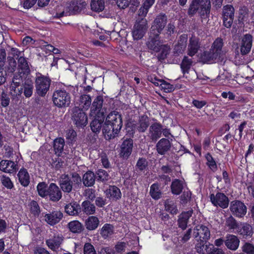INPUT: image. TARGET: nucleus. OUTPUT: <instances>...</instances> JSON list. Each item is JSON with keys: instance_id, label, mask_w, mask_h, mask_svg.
I'll return each instance as SVG.
<instances>
[{"instance_id": "f257e3e1", "label": "nucleus", "mask_w": 254, "mask_h": 254, "mask_svg": "<svg viewBox=\"0 0 254 254\" xmlns=\"http://www.w3.org/2000/svg\"><path fill=\"white\" fill-rule=\"evenodd\" d=\"M33 89L32 80H27L23 82L21 75L19 78L16 75L13 76L10 86V94L13 100L18 101L22 93L26 98H30L33 95Z\"/></svg>"}, {"instance_id": "f03ea898", "label": "nucleus", "mask_w": 254, "mask_h": 254, "mask_svg": "<svg viewBox=\"0 0 254 254\" xmlns=\"http://www.w3.org/2000/svg\"><path fill=\"white\" fill-rule=\"evenodd\" d=\"M123 127L122 115L117 111L110 113L104 122L102 132L104 135H107L108 139L114 138L119 133Z\"/></svg>"}, {"instance_id": "7ed1b4c3", "label": "nucleus", "mask_w": 254, "mask_h": 254, "mask_svg": "<svg viewBox=\"0 0 254 254\" xmlns=\"http://www.w3.org/2000/svg\"><path fill=\"white\" fill-rule=\"evenodd\" d=\"M210 0H191L187 13L191 17L198 13L201 18L206 19L210 16Z\"/></svg>"}, {"instance_id": "20e7f679", "label": "nucleus", "mask_w": 254, "mask_h": 254, "mask_svg": "<svg viewBox=\"0 0 254 254\" xmlns=\"http://www.w3.org/2000/svg\"><path fill=\"white\" fill-rule=\"evenodd\" d=\"M52 80L50 76L36 72L34 77L35 93L41 97H45L50 90Z\"/></svg>"}, {"instance_id": "39448f33", "label": "nucleus", "mask_w": 254, "mask_h": 254, "mask_svg": "<svg viewBox=\"0 0 254 254\" xmlns=\"http://www.w3.org/2000/svg\"><path fill=\"white\" fill-rule=\"evenodd\" d=\"M81 183L79 175L76 173H72L71 177L68 174H62L60 178L59 185L61 189L66 193L70 192L73 187H78Z\"/></svg>"}, {"instance_id": "423d86ee", "label": "nucleus", "mask_w": 254, "mask_h": 254, "mask_svg": "<svg viewBox=\"0 0 254 254\" xmlns=\"http://www.w3.org/2000/svg\"><path fill=\"white\" fill-rule=\"evenodd\" d=\"M70 99V93L64 89L56 90L53 95V102L58 107L68 106Z\"/></svg>"}, {"instance_id": "0eeeda50", "label": "nucleus", "mask_w": 254, "mask_h": 254, "mask_svg": "<svg viewBox=\"0 0 254 254\" xmlns=\"http://www.w3.org/2000/svg\"><path fill=\"white\" fill-rule=\"evenodd\" d=\"M167 22V16L164 13H160L155 18L152 22L151 29V35L159 36L162 33Z\"/></svg>"}, {"instance_id": "6e6552de", "label": "nucleus", "mask_w": 254, "mask_h": 254, "mask_svg": "<svg viewBox=\"0 0 254 254\" xmlns=\"http://www.w3.org/2000/svg\"><path fill=\"white\" fill-rule=\"evenodd\" d=\"M194 235L195 238L199 237L198 243L196 245V248H199L201 245H206L210 239V233L208 228L203 225H198L194 229Z\"/></svg>"}, {"instance_id": "1a4fd4ad", "label": "nucleus", "mask_w": 254, "mask_h": 254, "mask_svg": "<svg viewBox=\"0 0 254 254\" xmlns=\"http://www.w3.org/2000/svg\"><path fill=\"white\" fill-rule=\"evenodd\" d=\"M235 8L232 5L226 4L223 7L222 20L223 25L225 27H231L235 18Z\"/></svg>"}, {"instance_id": "9d476101", "label": "nucleus", "mask_w": 254, "mask_h": 254, "mask_svg": "<svg viewBox=\"0 0 254 254\" xmlns=\"http://www.w3.org/2000/svg\"><path fill=\"white\" fill-rule=\"evenodd\" d=\"M209 197L210 202L214 206L225 209L229 206L230 201L229 198L223 192L217 191L215 194L210 193Z\"/></svg>"}, {"instance_id": "9b49d317", "label": "nucleus", "mask_w": 254, "mask_h": 254, "mask_svg": "<svg viewBox=\"0 0 254 254\" xmlns=\"http://www.w3.org/2000/svg\"><path fill=\"white\" fill-rule=\"evenodd\" d=\"M71 119L78 128H83L88 123L87 115L83 110L76 107L73 109Z\"/></svg>"}, {"instance_id": "f8f14e48", "label": "nucleus", "mask_w": 254, "mask_h": 254, "mask_svg": "<svg viewBox=\"0 0 254 254\" xmlns=\"http://www.w3.org/2000/svg\"><path fill=\"white\" fill-rule=\"evenodd\" d=\"M229 209L233 215L238 218L244 217L247 212V207L245 203L240 200L232 201Z\"/></svg>"}, {"instance_id": "ddd939ff", "label": "nucleus", "mask_w": 254, "mask_h": 254, "mask_svg": "<svg viewBox=\"0 0 254 254\" xmlns=\"http://www.w3.org/2000/svg\"><path fill=\"white\" fill-rule=\"evenodd\" d=\"M162 125L158 122L152 123L149 127L147 137L150 142H156L162 135Z\"/></svg>"}, {"instance_id": "4468645a", "label": "nucleus", "mask_w": 254, "mask_h": 254, "mask_svg": "<svg viewBox=\"0 0 254 254\" xmlns=\"http://www.w3.org/2000/svg\"><path fill=\"white\" fill-rule=\"evenodd\" d=\"M141 18L136 25L134 26L132 31V37L134 40L141 39L144 35L147 29V20L144 18Z\"/></svg>"}, {"instance_id": "2eb2a0df", "label": "nucleus", "mask_w": 254, "mask_h": 254, "mask_svg": "<svg viewBox=\"0 0 254 254\" xmlns=\"http://www.w3.org/2000/svg\"><path fill=\"white\" fill-rule=\"evenodd\" d=\"M47 196L50 200L56 202L59 201L62 197V192L60 188L55 183H52L47 188Z\"/></svg>"}, {"instance_id": "dca6fc26", "label": "nucleus", "mask_w": 254, "mask_h": 254, "mask_svg": "<svg viewBox=\"0 0 254 254\" xmlns=\"http://www.w3.org/2000/svg\"><path fill=\"white\" fill-rule=\"evenodd\" d=\"M105 116L103 112H98L95 114L94 119L90 123V128L92 132L98 133L100 132L103 123L105 122Z\"/></svg>"}, {"instance_id": "f3484780", "label": "nucleus", "mask_w": 254, "mask_h": 254, "mask_svg": "<svg viewBox=\"0 0 254 254\" xmlns=\"http://www.w3.org/2000/svg\"><path fill=\"white\" fill-rule=\"evenodd\" d=\"M201 47V43L199 38L192 36L190 38L188 45L187 54L192 57L196 55Z\"/></svg>"}, {"instance_id": "a211bd4d", "label": "nucleus", "mask_w": 254, "mask_h": 254, "mask_svg": "<svg viewBox=\"0 0 254 254\" xmlns=\"http://www.w3.org/2000/svg\"><path fill=\"white\" fill-rule=\"evenodd\" d=\"M133 140L129 138L123 141L121 147L120 155L124 159H127L131 154L133 148Z\"/></svg>"}, {"instance_id": "6ab92c4d", "label": "nucleus", "mask_w": 254, "mask_h": 254, "mask_svg": "<svg viewBox=\"0 0 254 254\" xmlns=\"http://www.w3.org/2000/svg\"><path fill=\"white\" fill-rule=\"evenodd\" d=\"M253 40V37L250 34H246L243 36L240 46L242 55H245L250 53L252 47Z\"/></svg>"}, {"instance_id": "aec40b11", "label": "nucleus", "mask_w": 254, "mask_h": 254, "mask_svg": "<svg viewBox=\"0 0 254 254\" xmlns=\"http://www.w3.org/2000/svg\"><path fill=\"white\" fill-rule=\"evenodd\" d=\"M45 221L51 226H54L60 222L63 217V214L61 211H53L47 213L45 216Z\"/></svg>"}, {"instance_id": "412c9836", "label": "nucleus", "mask_w": 254, "mask_h": 254, "mask_svg": "<svg viewBox=\"0 0 254 254\" xmlns=\"http://www.w3.org/2000/svg\"><path fill=\"white\" fill-rule=\"evenodd\" d=\"M238 234L244 239H249L253 236V230L251 225L248 223H241L238 229Z\"/></svg>"}, {"instance_id": "4be33fe9", "label": "nucleus", "mask_w": 254, "mask_h": 254, "mask_svg": "<svg viewBox=\"0 0 254 254\" xmlns=\"http://www.w3.org/2000/svg\"><path fill=\"white\" fill-rule=\"evenodd\" d=\"M106 196L112 201H117L122 197V193L119 188L116 186L110 185L104 191Z\"/></svg>"}, {"instance_id": "5701e85b", "label": "nucleus", "mask_w": 254, "mask_h": 254, "mask_svg": "<svg viewBox=\"0 0 254 254\" xmlns=\"http://www.w3.org/2000/svg\"><path fill=\"white\" fill-rule=\"evenodd\" d=\"M188 41V35L183 34L181 35L178 41V43L175 46L174 54L175 56H178L182 54L187 47Z\"/></svg>"}, {"instance_id": "b1692460", "label": "nucleus", "mask_w": 254, "mask_h": 254, "mask_svg": "<svg viewBox=\"0 0 254 254\" xmlns=\"http://www.w3.org/2000/svg\"><path fill=\"white\" fill-rule=\"evenodd\" d=\"M197 251L202 254H224L222 249L216 248L212 244L201 245V247L197 248Z\"/></svg>"}, {"instance_id": "393cba45", "label": "nucleus", "mask_w": 254, "mask_h": 254, "mask_svg": "<svg viewBox=\"0 0 254 254\" xmlns=\"http://www.w3.org/2000/svg\"><path fill=\"white\" fill-rule=\"evenodd\" d=\"M240 240L238 237L232 235L227 234L225 238V245L229 250L236 251L239 247Z\"/></svg>"}, {"instance_id": "a878e982", "label": "nucleus", "mask_w": 254, "mask_h": 254, "mask_svg": "<svg viewBox=\"0 0 254 254\" xmlns=\"http://www.w3.org/2000/svg\"><path fill=\"white\" fill-rule=\"evenodd\" d=\"M17 176L21 186L25 188L29 186L30 183V177L26 169L24 167L21 168L18 171Z\"/></svg>"}, {"instance_id": "bb28decb", "label": "nucleus", "mask_w": 254, "mask_h": 254, "mask_svg": "<svg viewBox=\"0 0 254 254\" xmlns=\"http://www.w3.org/2000/svg\"><path fill=\"white\" fill-rule=\"evenodd\" d=\"M17 164L13 161L2 160L0 162V170L6 173H12L17 170Z\"/></svg>"}, {"instance_id": "cd10ccee", "label": "nucleus", "mask_w": 254, "mask_h": 254, "mask_svg": "<svg viewBox=\"0 0 254 254\" xmlns=\"http://www.w3.org/2000/svg\"><path fill=\"white\" fill-rule=\"evenodd\" d=\"M193 213L192 209L182 212L179 216L178 225L179 228L183 230L186 229L189 219L191 217Z\"/></svg>"}, {"instance_id": "c85d7f7f", "label": "nucleus", "mask_w": 254, "mask_h": 254, "mask_svg": "<svg viewBox=\"0 0 254 254\" xmlns=\"http://www.w3.org/2000/svg\"><path fill=\"white\" fill-rule=\"evenodd\" d=\"M171 146V143L168 139L161 138L156 145L157 153L161 155H165L170 149Z\"/></svg>"}, {"instance_id": "c756f323", "label": "nucleus", "mask_w": 254, "mask_h": 254, "mask_svg": "<svg viewBox=\"0 0 254 254\" xmlns=\"http://www.w3.org/2000/svg\"><path fill=\"white\" fill-rule=\"evenodd\" d=\"M219 58L210 49L209 51H205L201 54L200 59L204 64H211L215 63Z\"/></svg>"}, {"instance_id": "7c9ffc66", "label": "nucleus", "mask_w": 254, "mask_h": 254, "mask_svg": "<svg viewBox=\"0 0 254 254\" xmlns=\"http://www.w3.org/2000/svg\"><path fill=\"white\" fill-rule=\"evenodd\" d=\"M155 1L156 0H143L138 11V16L140 17L145 18L149 9L154 4Z\"/></svg>"}, {"instance_id": "2f4dec72", "label": "nucleus", "mask_w": 254, "mask_h": 254, "mask_svg": "<svg viewBox=\"0 0 254 254\" xmlns=\"http://www.w3.org/2000/svg\"><path fill=\"white\" fill-rule=\"evenodd\" d=\"M249 9L246 6H240L238 12L236 13L238 24L242 25L247 22L249 19Z\"/></svg>"}, {"instance_id": "473e14b6", "label": "nucleus", "mask_w": 254, "mask_h": 254, "mask_svg": "<svg viewBox=\"0 0 254 254\" xmlns=\"http://www.w3.org/2000/svg\"><path fill=\"white\" fill-rule=\"evenodd\" d=\"M150 119L146 115L143 114L139 117L137 126V130L140 133L145 132L150 125Z\"/></svg>"}, {"instance_id": "72a5a7b5", "label": "nucleus", "mask_w": 254, "mask_h": 254, "mask_svg": "<svg viewBox=\"0 0 254 254\" xmlns=\"http://www.w3.org/2000/svg\"><path fill=\"white\" fill-rule=\"evenodd\" d=\"M18 70L20 73L18 76H20L21 74L23 75H27L30 73V68L26 59L23 57H20L18 59ZM18 76V75H17Z\"/></svg>"}, {"instance_id": "f704fd0d", "label": "nucleus", "mask_w": 254, "mask_h": 254, "mask_svg": "<svg viewBox=\"0 0 254 254\" xmlns=\"http://www.w3.org/2000/svg\"><path fill=\"white\" fill-rule=\"evenodd\" d=\"M159 39V36H153V37L150 36L146 43L148 48L154 52H159V48L162 45Z\"/></svg>"}, {"instance_id": "c9c22d12", "label": "nucleus", "mask_w": 254, "mask_h": 254, "mask_svg": "<svg viewBox=\"0 0 254 254\" xmlns=\"http://www.w3.org/2000/svg\"><path fill=\"white\" fill-rule=\"evenodd\" d=\"M86 229L88 231L95 230L99 226V218L95 216H89L84 222Z\"/></svg>"}, {"instance_id": "e433bc0d", "label": "nucleus", "mask_w": 254, "mask_h": 254, "mask_svg": "<svg viewBox=\"0 0 254 254\" xmlns=\"http://www.w3.org/2000/svg\"><path fill=\"white\" fill-rule=\"evenodd\" d=\"M81 212L89 216L93 215L96 212V207L89 200H84L82 202L80 206Z\"/></svg>"}, {"instance_id": "4c0bfd02", "label": "nucleus", "mask_w": 254, "mask_h": 254, "mask_svg": "<svg viewBox=\"0 0 254 254\" xmlns=\"http://www.w3.org/2000/svg\"><path fill=\"white\" fill-rule=\"evenodd\" d=\"M65 212L70 216L78 215L80 212V206L76 202L66 204L64 207Z\"/></svg>"}, {"instance_id": "58836bf2", "label": "nucleus", "mask_w": 254, "mask_h": 254, "mask_svg": "<svg viewBox=\"0 0 254 254\" xmlns=\"http://www.w3.org/2000/svg\"><path fill=\"white\" fill-rule=\"evenodd\" d=\"M65 141L64 138L59 137L56 138L53 141V149L55 154L61 156L64 151Z\"/></svg>"}, {"instance_id": "ea45409f", "label": "nucleus", "mask_w": 254, "mask_h": 254, "mask_svg": "<svg viewBox=\"0 0 254 254\" xmlns=\"http://www.w3.org/2000/svg\"><path fill=\"white\" fill-rule=\"evenodd\" d=\"M67 228L69 231L73 234H80L84 230L82 223L78 220H73L68 223Z\"/></svg>"}, {"instance_id": "a19ab883", "label": "nucleus", "mask_w": 254, "mask_h": 254, "mask_svg": "<svg viewBox=\"0 0 254 254\" xmlns=\"http://www.w3.org/2000/svg\"><path fill=\"white\" fill-rule=\"evenodd\" d=\"M135 170L138 173H144L148 170V162L144 157H139L135 166Z\"/></svg>"}, {"instance_id": "79ce46f5", "label": "nucleus", "mask_w": 254, "mask_h": 254, "mask_svg": "<svg viewBox=\"0 0 254 254\" xmlns=\"http://www.w3.org/2000/svg\"><path fill=\"white\" fill-rule=\"evenodd\" d=\"M114 233V227L110 223H105L101 229L100 234L102 237L106 239L111 237Z\"/></svg>"}, {"instance_id": "37998d69", "label": "nucleus", "mask_w": 254, "mask_h": 254, "mask_svg": "<svg viewBox=\"0 0 254 254\" xmlns=\"http://www.w3.org/2000/svg\"><path fill=\"white\" fill-rule=\"evenodd\" d=\"M224 46L223 40L220 38H217L213 42L210 49L214 52L218 57H220L222 52V48Z\"/></svg>"}, {"instance_id": "c03bdc74", "label": "nucleus", "mask_w": 254, "mask_h": 254, "mask_svg": "<svg viewBox=\"0 0 254 254\" xmlns=\"http://www.w3.org/2000/svg\"><path fill=\"white\" fill-rule=\"evenodd\" d=\"M192 60L189 59L187 56H185L180 64V67L182 73L185 75L188 74L192 64Z\"/></svg>"}, {"instance_id": "a18cd8bd", "label": "nucleus", "mask_w": 254, "mask_h": 254, "mask_svg": "<svg viewBox=\"0 0 254 254\" xmlns=\"http://www.w3.org/2000/svg\"><path fill=\"white\" fill-rule=\"evenodd\" d=\"M184 189L183 183L179 179H176L173 181L171 185V192L173 194H180Z\"/></svg>"}, {"instance_id": "49530a36", "label": "nucleus", "mask_w": 254, "mask_h": 254, "mask_svg": "<svg viewBox=\"0 0 254 254\" xmlns=\"http://www.w3.org/2000/svg\"><path fill=\"white\" fill-rule=\"evenodd\" d=\"M63 239L60 237H54L53 238L48 239L46 241V245L52 251H56L60 247Z\"/></svg>"}, {"instance_id": "de8ad7c7", "label": "nucleus", "mask_w": 254, "mask_h": 254, "mask_svg": "<svg viewBox=\"0 0 254 254\" xmlns=\"http://www.w3.org/2000/svg\"><path fill=\"white\" fill-rule=\"evenodd\" d=\"M95 179V174L91 171H88L83 175L82 181L86 187H91L94 184Z\"/></svg>"}, {"instance_id": "09e8293b", "label": "nucleus", "mask_w": 254, "mask_h": 254, "mask_svg": "<svg viewBox=\"0 0 254 254\" xmlns=\"http://www.w3.org/2000/svg\"><path fill=\"white\" fill-rule=\"evenodd\" d=\"M103 98L101 96H98L94 99L91 107V112L93 114H97L98 112H101L100 109L102 108L103 104Z\"/></svg>"}, {"instance_id": "8fccbe9b", "label": "nucleus", "mask_w": 254, "mask_h": 254, "mask_svg": "<svg viewBox=\"0 0 254 254\" xmlns=\"http://www.w3.org/2000/svg\"><path fill=\"white\" fill-rule=\"evenodd\" d=\"M91 9L92 11L100 12L105 8L104 0H91L90 2Z\"/></svg>"}, {"instance_id": "3c124183", "label": "nucleus", "mask_w": 254, "mask_h": 254, "mask_svg": "<svg viewBox=\"0 0 254 254\" xmlns=\"http://www.w3.org/2000/svg\"><path fill=\"white\" fill-rule=\"evenodd\" d=\"M205 158L206 160V164L209 169L213 172H215L217 170V165L216 162L212 157L210 153L207 152L205 155Z\"/></svg>"}, {"instance_id": "603ef678", "label": "nucleus", "mask_w": 254, "mask_h": 254, "mask_svg": "<svg viewBox=\"0 0 254 254\" xmlns=\"http://www.w3.org/2000/svg\"><path fill=\"white\" fill-rule=\"evenodd\" d=\"M72 2L67 3L66 6L64 7V10L60 12H56L55 17L56 18H60L64 16H68L74 15V11L72 10Z\"/></svg>"}, {"instance_id": "864d4df0", "label": "nucleus", "mask_w": 254, "mask_h": 254, "mask_svg": "<svg viewBox=\"0 0 254 254\" xmlns=\"http://www.w3.org/2000/svg\"><path fill=\"white\" fill-rule=\"evenodd\" d=\"M137 129V125L132 121H128L126 124V135L133 137L134 135L135 130Z\"/></svg>"}, {"instance_id": "5fc2aeb1", "label": "nucleus", "mask_w": 254, "mask_h": 254, "mask_svg": "<svg viewBox=\"0 0 254 254\" xmlns=\"http://www.w3.org/2000/svg\"><path fill=\"white\" fill-rule=\"evenodd\" d=\"M159 52H158L157 56L158 61L162 62L166 59L167 55L169 54L170 48L167 45L162 44L159 48Z\"/></svg>"}, {"instance_id": "6e6d98bb", "label": "nucleus", "mask_w": 254, "mask_h": 254, "mask_svg": "<svg viewBox=\"0 0 254 254\" xmlns=\"http://www.w3.org/2000/svg\"><path fill=\"white\" fill-rule=\"evenodd\" d=\"M165 210L171 214H176L178 212L177 205L173 200L167 199L165 202Z\"/></svg>"}, {"instance_id": "4d7b16f0", "label": "nucleus", "mask_w": 254, "mask_h": 254, "mask_svg": "<svg viewBox=\"0 0 254 254\" xmlns=\"http://www.w3.org/2000/svg\"><path fill=\"white\" fill-rule=\"evenodd\" d=\"M149 193L152 198L155 200H158L161 198V192L158 184L154 183L151 186Z\"/></svg>"}, {"instance_id": "13d9d810", "label": "nucleus", "mask_w": 254, "mask_h": 254, "mask_svg": "<svg viewBox=\"0 0 254 254\" xmlns=\"http://www.w3.org/2000/svg\"><path fill=\"white\" fill-rule=\"evenodd\" d=\"M225 226L228 228L229 230H234L238 229L239 224L235 218L230 215L226 219Z\"/></svg>"}, {"instance_id": "bf43d9fd", "label": "nucleus", "mask_w": 254, "mask_h": 254, "mask_svg": "<svg viewBox=\"0 0 254 254\" xmlns=\"http://www.w3.org/2000/svg\"><path fill=\"white\" fill-rule=\"evenodd\" d=\"M96 179L98 182H105L109 179L108 173L103 169H98L95 174Z\"/></svg>"}, {"instance_id": "052dcab7", "label": "nucleus", "mask_w": 254, "mask_h": 254, "mask_svg": "<svg viewBox=\"0 0 254 254\" xmlns=\"http://www.w3.org/2000/svg\"><path fill=\"white\" fill-rule=\"evenodd\" d=\"M4 71L5 75H9L13 73L16 68V62L13 58L8 59V64L5 66Z\"/></svg>"}, {"instance_id": "680f3d73", "label": "nucleus", "mask_w": 254, "mask_h": 254, "mask_svg": "<svg viewBox=\"0 0 254 254\" xmlns=\"http://www.w3.org/2000/svg\"><path fill=\"white\" fill-rule=\"evenodd\" d=\"M72 10L74 11V14L81 12L83 10L87 4L85 1L77 0L76 1H72Z\"/></svg>"}, {"instance_id": "e2e57ef3", "label": "nucleus", "mask_w": 254, "mask_h": 254, "mask_svg": "<svg viewBox=\"0 0 254 254\" xmlns=\"http://www.w3.org/2000/svg\"><path fill=\"white\" fill-rule=\"evenodd\" d=\"M0 181L2 185L8 190H11L14 188V184L10 178L6 175L1 176Z\"/></svg>"}, {"instance_id": "0e129e2a", "label": "nucleus", "mask_w": 254, "mask_h": 254, "mask_svg": "<svg viewBox=\"0 0 254 254\" xmlns=\"http://www.w3.org/2000/svg\"><path fill=\"white\" fill-rule=\"evenodd\" d=\"M30 211L31 214L35 217H38L41 213L40 206L35 200H32L30 203Z\"/></svg>"}, {"instance_id": "69168bd1", "label": "nucleus", "mask_w": 254, "mask_h": 254, "mask_svg": "<svg viewBox=\"0 0 254 254\" xmlns=\"http://www.w3.org/2000/svg\"><path fill=\"white\" fill-rule=\"evenodd\" d=\"M47 184L45 182H40L38 183L37 186V190L38 194L42 197H46L47 196Z\"/></svg>"}, {"instance_id": "338daca9", "label": "nucleus", "mask_w": 254, "mask_h": 254, "mask_svg": "<svg viewBox=\"0 0 254 254\" xmlns=\"http://www.w3.org/2000/svg\"><path fill=\"white\" fill-rule=\"evenodd\" d=\"M80 105L85 109H88L91 103V97L88 95H82L80 97Z\"/></svg>"}, {"instance_id": "774afa93", "label": "nucleus", "mask_w": 254, "mask_h": 254, "mask_svg": "<svg viewBox=\"0 0 254 254\" xmlns=\"http://www.w3.org/2000/svg\"><path fill=\"white\" fill-rule=\"evenodd\" d=\"M159 87L162 90L166 93L172 92L175 89L173 85L166 82L164 80H162Z\"/></svg>"}]
</instances>
